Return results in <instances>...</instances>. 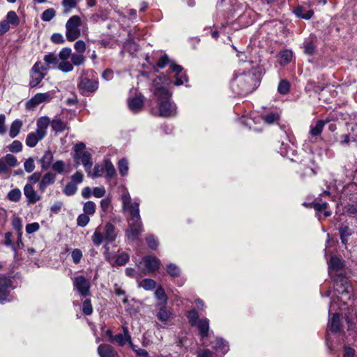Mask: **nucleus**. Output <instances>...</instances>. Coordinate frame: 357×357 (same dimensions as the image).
<instances>
[{
    "label": "nucleus",
    "instance_id": "1",
    "mask_svg": "<svg viewBox=\"0 0 357 357\" xmlns=\"http://www.w3.org/2000/svg\"><path fill=\"white\" fill-rule=\"evenodd\" d=\"M121 200L123 211L129 214L128 228L126 231V236L128 240L134 241L144 231L139 215V203L137 201L132 202L127 189L123 190Z\"/></svg>",
    "mask_w": 357,
    "mask_h": 357
},
{
    "label": "nucleus",
    "instance_id": "2",
    "mask_svg": "<svg viewBox=\"0 0 357 357\" xmlns=\"http://www.w3.org/2000/svg\"><path fill=\"white\" fill-rule=\"evenodd\" d=\"M171 83V80L166 76L158 77L153 81L154 94L158 98V114L160 116L169 117L176 115V105L171 102V93L167 89V86Z\"/></svg>",
    "mask_w": 357,
    "mask_h": 357
},
{
    "label": "nucleus",
    "instance_id": "3",
    "mask_svg": "<svg viewBox=\"0 0 357 357\" xmlns=\"http://www.w3.org/2000/svg\"><path fill=\"white\" fill-rule=\"evenodd\" d=\"M343 268L342 261L337 257H331L328 262V273L336 282L335 290L340 294L338 300L344 305H347V301L349 298L350 287L348 285L347 280L338 273Z\"/></svg>",
    "mask_w": 357,
    "mask_h": 357
},
{
    "label": "nucleus",
    "instance_id": "4",
    "mask_svg": "<svg viewBox=\"0 0 357 357\" xmlns=\"http://www.w3.org/2000/svg\"><path fill=\"white\" fill-rule=\"evenodd\" d=\"M231 87L236 93L245 95L252 92L257 86L255 75L250 72H236L231 80Z\"/></svg>",
    "mask_w": 357,
    "mask_h": 357
},
{
    "label": "nucleus",
    "instance_id": "5",
    "mask_svg": "<svg viewBox=\"0 0 357 357\" xmlns=\"http://www.w3.org/2000/svg\"><path fill=\"white\" fill-rule=\"evenodd\" d=\"M117 234L115 226L111 222H107L105 225H100L96 228L91 236V241L96 246H99L103 243H105V245H107L116 240Z\"/></svg>",
    "mask_w": 357,
    "mask_h": 357
},
{
    "label": "nucleus",
    "instance_id": "6",
    "mask_svg": "<svg viewBox=\"0 0 357 357\" xmlns=\"http://www.w3.org/2000/svg\"><path fill=\"white\" fill-rule=\"evenodd\" d=\"M50 123L48 116L40 117L36 122V130L28 134L26 138V144L29 147H34L40 141L47 135V130Z\"/></svg>",
    "mask_w": 357,
    "mask_h": 357
},
{
    "label": "nucleus",
    "instance_id": "7",
    "mask_svg": "<svg viewBox=\"0 0 357 357\" xmlns=\"http://www.w3.org/2000/svg\"><path fill=\"white\" fill-rule=\"evenodd\" d=\"M80 26L81 19L78 15H73L69 18L66 24V36L68 40L74 41L80 36Z\"/></svg>",
    "mask_w": 357,
    "mask_h": 357
},
{
    "label": "nucleus",
    "instance_id": "8",
    "mask_svg": "<svg viewBox=\"0 0 357 357\" xmlns=\"http://www.w3.org/2000/svg\"><path fill=\"white\" fill-rule=\"evenodd\" d=\"M47 70V66L43 65L41 61H37L35 63L30 70V87L34 88L37 86L45 77V72Z\"/></svg>",
    "mask_w": 357,
    "mask_h": 357
},
{
    "label": "nucleus",
    "instance_id": "9",
    "mask_svg": "<svg viewBox=\"0 0 357 357\" xmlns=\"http://www.w3.org/2000/svg\"><path fill=\"white\" fill-rule=\"evenodd\" d=\"M12 288L11 280L9 278L0 277V303L4 304L11 301L10 289Z\"/></svg>",
    "mask_w": 357,
    "mask_h": 357
},
{
    "label": "nucleus",
    "instance_id": "10",
    "mask_svg": "<svg viewBox=\"0 0 357 357\" xmlns=\"http://www.w3.org/2000/svg\"><path fill=\"white\" fill-rule=\"evenodd\" d=\"M73 286L82 296L89 295L91 284L89 280L83 275H78L74 278Z\"/></svg>",
    "mask_w": 357,
    "mask_h": 357
},
{
    "label": "nucleus",
    "instance_id": "11",
    "mask_svg": "<svg viewBox=\"0 0 357 357\" xmlns=\"http://www.w3.org/2000/svg\"><path fill=\"white\" fill-rule=\"evenodd\" d=\"M52 98V94L50 92L36 93L26 103V108L29 110H33L37 105L44 102H49Z\"/></svg>",
    "mask_w": 357,
    "mask_h": 357
},
{
    "label": "nucleus",
    "instance_id": "12",
    "mask_svg": "<svg viewBox=\"0 0 357 357\" xmlns=\"http://www.w3.org/2000/svg\"><path fill=\"white\" fill-rule=\"evenodd\" d=\"M98 83L93 81L87 77H81V80L78 85L79 89L83 94L86 93H92L98 89Z\"/></svg>",
    "mask_w": 357,
    "mask_h": 357
},
{
    "label": "nucleus",
    "instance_id": "13",
    "mask_svg": "<svg viewBox=\"0 0 357 357\" xmlns=\"http://www.w3.org/2000/svg\"><path fill=\"white\" fill-rule=\"evenodd\" d=\"M24 194L28 204H35L41 199L40 196L37 194L33 185L30 183H26L24 185Z\"/></svg>",
    "mask_w": 357,
    "mask_h": 357
},
{
    "label": "nucleus",
    "instance_id": "14",
    "mask_svg": "<svg viewBox=\"0 0 357 357\" xmlns=\"http://www.w3.org/2000/svg\"><path fill=\"white\" fill-rule=\"evenodd\" d=\"M74 158L75 160H80L84 167L85 171L88 175L91 174V169L92 167L91 155L90 153L85 151L84 153L75 154Z\"/></svg>",
    "mask_w": 357,
    "mask_h": 357
},
{
    "label": "nucleus",
    "instance_id": "15",
    "mask_svg": "<svg viewBox=\"0 0 357 357\" xmlns=\"http://www.w3.org/2000/svg\"><path fill=\"white\" fill-rule=\"evenodd\" d=\"M146 270L148 273L157 271L160 265V261L154 256H146L143 259Z\"/></svg>",
    "mask_w": 357,
    "mask_h": 357
},
{
    "label": "nucleus",
    "instance_id": "16",
    "mask_svg": "<svg viewBox=\"0 0 357 357\" xmlns=\"http://www.w3.org/2000/svg\"><path fill=\"white\" fill-rule=\"evenodd\" d=\"M98 353L100 357H119L117 351L107 344H100L98 347Z\"/></svg>",
    "mask_w": 357,
    "mask_h": 357
},
{
    "label": "nucleus",
    "instance_id": "17",
    "mask_svg": "<svg viewBox=\"0 0 357 357\" xmlns=\"http://www.w3.org/2000/svg\"><path fill=\"white\" fill-rule=\"evenodd\" d=\"M55 180L56 176L52 172L46 173L40 181L38 184L39 190L41 192H44L49 185H52L55 182Z\"/></svg>",
    "mask_w": 357,
    "mask_h": 357
},
{
    "label": "nucleus",
    "instance_id": "18",
    "mask_svg": "<svg viewBox=\"0 0 357 357\" xmlns=\"http://www.w3.org/2000/svg\"><path fill=\"white\" fill-rule=\"evenodd\" d=\"M53 153L50 150L46 151L39 162L43 169H48L52 165Z\"/></svg>",
    "mask_w": 357,
    "mask_h": 357
},
{
    "label": "nucleus",
    "instance_id": "19",
    "mask_svg": "<svg viewBox=\"0 0 357 357\" xmlns=\"http://www.w3.org/2000/svg\"><path fill=\"white\" fill-rule=\"evenodd\" d=\"M195 326H197L202 338H204L208 336L209 331V320L208 319H201Z\"/></svg>",
    "mask_w": 357,
    "mask_h": 357
},
{
    "label": "nucleus",
    "instance_id": "20",
    "mask_svg": "<svg viewBox=\"0 0 357 357\" xmlns=\"http://www.w3.org/2000/svg\"><path fill=\"white\" fill-rule=\"evenodd\" d=\"M172 312L166 308L165 305H160L157 312V318L162 323L166 324L172 317Z\"/></svg>",
    "mask_w": 357,
    "mask_h": 357
},
{
    "label": "nucleus",
    "instance_id": "21",
    "mask_svg": "<svg viewBox=\"0 0 357 357\" xmlns=\"http://www.w3.org/2000/svg\"><path fill=\"white\" fill-rule=\"evenodd\" d=\"M292 56H293V53L291 50H284L281 51L279 53L278 58L280 65V66L287 65L291 61Z\"/></svg>",
    "mask_w": 357,
    "mask_h": 357
},
{
    "label": "nucleus",
    "instance_id": "22",
    "mask_svg": "<svg viewBox=\"0 0 357 357\" xmlns=\"http://www.w3.org/2000/svg\"><path fill=\"white\" fill-rule=\"evenodd\" d=\"M329 330L333 333H337L340 330V319L338 313H334L328 322Z\"/></svg>",
    "mask_w": 357,
    "mask_h": 357
},
{
    "label": "nucleus",
    "instance_id": "23",
    "mask_svg": "<svg viewBox=\"0 0 357 357\" xmlns=\"http://www.w3.org/2000/svg\"><path fill=\"white\" fill-rule=\"evenodd\" d=\"M50 123L53 131L56 132H62L68 128L67 123L58 118L54 119Z\"/></svg>",
    "mask_w": 357,
    "mask_h": 357
},
{
    "label": "nucleus",
    "instance_id": "24",
    "mask_svg": "<svg viewBox=\"0 0 357 357\" xmlns=\"http://www.w3.org/2000/svg\"><path fill=\"white\" fill-rule=\"evenodd\" d=\"M143 106V100L141 97H135L128 101L129 109L133 112H139Z\"/></svg>",
    "mask_w": 357,
    "mask_h": 357
},
{
    "label": "nucleus",
    "instance_id": "25",
    "mask_svg": "<svg viewBox=\"0 0 357 357\" xmlns=\"http://www.w3.org/2000/svg\"><path fill=\"white\" fill-rule=\"evenodd\" d=\"M327 122L328 121H324L322 120L317 121L314 126L312 125L310 126V132H309L310 135L312 137H317V136L320 135L326 123H327Z\"/></svg>",
    "mask_w": 357,
    "mask_h": 357
},
{
    "label": "nucleus",
    "instance_id": "26",
    "mask_svg": "<svg viewBox=\"0 0 357 357\" xmlns=\"http://www.w3.org/2000/svg\"><path fill=\"white\" fill-rule=\"evenodd\" d=\"M213 347L219 352L225 354L229 350V346L226 341L222 338H216L213 342Z\"/></svg>",
    "mask_w": 357,
    "mask_h": 357
},
{
    "label": "nucleus",
    "instance_id": "27",
    "mask_svg": "<svg viewBox=\"0 0 357 357\" xmlns=\"http://www.w3.org/2000/svg\"><path fill=\"white\" fill-rule=\"evenodd\" d=\"M294 13L299 18L310 20L312 17L314 12L312 10H305L303 7L298 6L294 10Z\"/></svg>",
    "mask_w": 357,
    "mask_h": 357
},
{
    "label": "nucleus",
    "instance_id": "28",
    "mask_svg": "<svg viewBox=\"0 0 357 357\" xmlns=\"http://www.w3.org/2000/svg\"><path fill=\"white\" fill-rule=\"evenodd\" d=\"M23 123L20 119H16L10 125L9 130V136L11 138H15L20 133L22 127Z\"/></svg>",
    "mask_w": 357,
    "mask_h": 357
},
{
    "label": "nucleus",
    "instance_id": "29",
    "mask_svg": "<svg viewBox=\"0 0 357 357\" xmlns=\"http://www.w3.org/2000/svg\"><path fill=\"white\" fill-rule=\"evenodd\" d=\"M155 296L156 299L159 301L158 305H166L167 303V296L162 287H157V289L155 291Z\"/></svg>",
    "mask_w": 357,
    "mask_h": 357
},
{
    "label": "nucleus",
    "instance_id": "30",
    "mask_svg": "<svg viewBox=\"0 0 357 357\" xmlns=\"http://www.w3.org/2000/svg\"><path fill=\"white\" fill-rule=\"evenodd\" d=\"M339 233L341 238V241L343 244H346L347 238L351 235L352 231L347 225H342L339 228Z\"/></svg>",
    "mask_w": 357,
    "mask_h": 357
},
{
    "label": "nucleus",
    "instance_id": "31",
    "mask_svg": "<svg viewBox=\"0 0 357 357\" xmlns=\"http://www.w3.org/2000/svg\"><path fill=\"white\" fill-rule=\"evenodd\" d=\"M45 66H47L48 70L50 68V65L56 66L59 64V59L57 55L50 53L44 56Z\"/></svg>",
    "mask_w": 357,
    "mask_h": 357
},
{
    "label": "nucleus",
    "instance_id": "32",
    "mask_svg": "<svg viewBox=\"0 0 357 357\" xmlns=\"http://www.w3.org/2000/svg\"><path fill=\"white\" fill-rule=\"evenodd\" d=\"M104 171L106 172L107 178H111L116 175V169L112 162L108 160L104 162Z\"/></svg>",
    "mask_w": 357,
    "mask_h": 357
},
{
    "label": "nucleus",
    "instance_id": "33",
    "mask_svg": "<svg viewBox=\"0 0 357 357\" xmlns=\"http://www.w3.org/2000/svg\"><path fill=\"white\" fill-rule=\"evenodd\" d=\"M22 192L19 188H15L8 192L7 198L13 202H17L21 199Z\"/></svg>",
    "mask_w": 357,
    "mask_h": 357
},
{
    "label": "nucleus",
    "instance_id": "34",
    "mask_svg": "<svg viewBox=\"0 0 357 357\" xmlns=\"http://www.w3.org/2000/svg\"><path fill=\"white\" fill-rule=\"evenodd\" d=\"M114 340L120 346H124L127 342H129L130 346H132L130 335H125L123 334L119 333L115 335Z\"/></svg>",
    "mask_w": 357,
    "mask_h": 357
},
{
    "label": "nucleus",
    "instance_id": "35",
    "mask_svg": "<svg viewBox=\"0 0 357 357\" xmlns=\"http://www.w3.org/2000/svg\"><path fill=\"white\" fill-rule=\"evenodd\" d=\"M70 60V62L72 63L73 66H80L84 63L85 56H84V54H82L72 53Z\"/></svg>",
    "mask_w": 357,
    "mask_h": 357
},
{
    "label": "nucleus",
    "instance_id": "36",
    "mask_svg": "<svg viewBox=\"0 0 357 357\" xmlns=\"http://www.w3.org/2000/svg\"><path fill=\"white\" fill-rule=\"evenodd\" d=\"M79 0H62V6L64 7L63 13L67 14L70 12V10L75 8L77 2Z\"/></svg>",
    "mask_w": 357,
    "mask_h": 357
},
{
    "label": "nucleus",
    "instance_id": "37",
    "mask_svg": "<svg viewBox=\"0 0 357 357\" xmlns=\"http://www.w3.org/2000/svg\"><path fill=\"white\" fill-rule=\"evenodd\" d=\"M118 169L119 171V174L122 176H125L128 173V162L126 159L123 158L120 160L118 162Z\"/></svg>",
    "mask_w": 357,
    "mask_h": 357
},
{
    "label": "nucleus",
    "instance_id": "38",
    "mask_svg": "<svg viewBox=\"0 0 357 357\" xmlns=\"http://www.w3.org/2000/svg\"><path fill=\"white\" fill-rule=\"evenodd\" d=\"M167 272L171 277H178L181 274V270L178 266L174 264H169L167 266Z\"/></svg>",
    "mask_w": 357,
    "mask_h": 357
},
{
    "label": "nucleus",
    "instance_id": "39",
    "mask_svg": "<svg viewBox=\"0 0 357 357\" xmlns=\"http://www.w3.org/2000/svg\"><path fill=\"white\" fill-rule=\"evenodd\" d=\"M10 24L17 26L20 23V20L15 11H9L6 15V20Z\"/></svg>",
    "mask_w": 357,
    "mask_h": 357
},
{
    "label": "nucleus",
    "instance_id": "40",
    "mask_svg": "<svg viewBox=\"0 0 357 357\" xmlns=\"http://www.w3.org/2000/svg\"><path fill=\"white\" fill-rule=\"evenodd\" d=\"M53 171L58 174H62L66 169V164L62 160H56L51 165Z\"/></svg>",
    "mask_w": 357,
    "mask_h": 357
},
{
    "label": "nucleus",
    "instance_id": "41",
    "mask_svg": "<svg viewBox=\"0 0 357 357\" xmlns=\"http://www.w3.org/2000/svg\"><path fill=\"white\" fill-rule=\"evenodd\" d=\"M58 68L63 73H69L73 70V66L70 61H62L59 63Z\"/></svg>",
    "mask_w": 357,
    "mask_h": 357
},
{
    "label": "nucleus",
    "instance_id": "42",
    "mask_svg": "<svg viewBox=\"0 0 357 357\" xmlns=\"http://www.w3.org/2000/svg\"><path fill=\"white\" fill-rule=\"evenodd\" d=\"M83 211L88 215H93L96 212L95 203L91 201L86 202L84 205Z\"/></svg>",
    "mask_w": 357,
    "mask_h": 357
},
{
    "label": "nucleus",
    "instance_id": "43",
    "mask_svg": "<svg viewBox=\"0 0 357 357\" xmlns=\"http://www.w3.org/2000/svg\"><path fill=\"white\" fill-rule=\"evenodd\" d=\"M189 323L192 326H195L199 321V314L195 310H191L188 314Z\"/></svg>",
    "mask_w": 357,
    "mask_h": 357
},
{
    "label": "nucleus",
    "instance_id": "44",
    "mask_svg": "<svg viewBox=\"0 0 357 357\" xmlns=\"http://www.w3.org/2000/svg\"><path fill=\"white\" fill-rule=\"evenodd\" d=\"M55 15L56 11L54 8H48L43 13L41 19L44 22H50L54 17Z\"/></svg>",
    "mask_w": 357,
    "mask_h": 357
},
{
    "label": "nucleus",
    "instance_id": "45",
    "mask_svg": "<svg viewBox=\"0 0 357 357\" xmlns=\"http://www.w3.org/2000/svg\"><path fill=\"white\" fill-rule=\"evenodd\" d=\"M304 52L307 55H312L314 52L315 45L312 40H305L303 43Z\"/></svg>",
    "mask_w": 357,
    "mask_h": 357
},
{
    "label": "nucleus",
    "instance_id": "46",
    "mask_svg": "<svg viewBox=\"0 0 357 357\" xmlns=\"http://www.w3.org/2000/svg\"><path fill=\"white\" fill-rule=\"evenodd\" d=\"M103 172H104V166H102L99 164H96L94 166L93 172L91 171L90 175H88V176L90 177H92V178L100 177V176H102Z\"/></svg>",
    "mask_w": 357,
    "mask_h": 357
},
{
    "label": "nucleus",
    "instance_id": "47",
    "mask_svg": "<svg viewBox=\"0 0 357 357\" xmlns=\"http://www.w3.org/2000/svg\"><path fill=\"white\" fill-rule=\"evenodd\" d=\"M289 88L290 84L289 82L286 80H282L278 84V91L280 93L284 95L289 92Z\"/></svg>",
    "mask_w": 357,
    "mask_h": 357
},
{
    "label": "nucleus",
    "instance_id": "48",
    "mask_svg": "<svg viewBox=\"0 0 357 357\" xmlns=\"http://www.w3.org/2000/svg\"><path fill=\"white\" fill-rule=\"evenodd\" d=\"M129 259V256L125 253L122 252L118 255L116 259L114 261V266H123L127 263Z\"/></svg>",
    "mask_w": 357,
    "mask_h": 357
},
{
    "label": "nucleus",
    "instance_id": "49",
    "mask_svg": "<svg viewBox=\"0 0 357 357\" xmlns=\"http://www.w3.org/2000/svg\"><path fill=\"white\" fill-rule=\"evenodd\" d=\"M155 282L152 279H144L143 280L139 286L143 287L146 290H151L155 287Z\"/></svg>",
    "mask_w": 357,
    "mask_h": 357
},
{
    "label": "nucleus",
    "instance_id": "50",
    "mask_svg": "<svg viewBox=\"0 0 357 357\" xmlns=\"http://www.w3.org/2000/svg\"><path fill=\"white\" fill-rule=\"evenodd\" d=\"M279 119V115L277 113L271 112L266 115L262 116V119L268 124L273 123Z\"/></svg>",
    "mask_w": 357,
    "mask_h": 357
},
{
    "label": "nucleus",
    "instance_id": "51",
    "mask_svg": "<svg viewBox=\"0 0 357 357\" xmlns=\"http://www.w3.org/2000/svg\"><path fill=\"white\" fill-rule=\"evenodd\" d=\"M77 190V185L73 183H68L66 185L63 192L66 195L70 196L74 195Z\"/></svg>",
    "mask_w": 357,
    "mask_h": 357
},
{
    "label": "nucleus",
    "instance_id": "52",
    "mask_svg": "<svg viewBox=\"0 0 357 357\" xmlns=\"http://www.w3.org/2000/svg\"><path fill=\"white\" fill-rule=\"evenodd\" d=\"M72 50L70 47H64L59 53V57L62 61H66L71 57Z\"/></svg>",
    "mask_w": 357,
    "mask_h": 357
},
{
    "label": "nucleus",
    "instance_id": "53",
    "mask_svg": "<svg viewBox=\"0 0 357 357\" xmlns=\"http://www.w3.org/2000/svg\"><path fill=\"white\" fill-rule=\"evenodd\" d=\"M1 159L4 160L8 167H15L17 164V158L12 154H6V156Z\"/></svg>",
    "mask_w": 357,
    "mask_h": 357
},
{
    "label": "nucleus",
    "instance_id": "54",
    "mask_svg": "<svg viewBox=\"0 0 357 357\" xmlns=\"http://www.w3.org/2000/svg\"><path fill=\"white\" fill-rule=\"evenodd\" d=\"M89 221H90V218H89V215L84 213V214H81L78 216V218L77 219V224L79 227H84L88 225Z\"/></svg>",
    "mask_w": 357,
    "mask_h": 357
},
{
    "label": "nucleus",
    "instance_id": "55",
    "mask_svg": "<svg viewBox=\"0 0 357 357\" xmlns=\"http://www.w3.org/2000/svg\"><path fill=\"white\" fill-rule=\"evenodd\" d=\"M8 149L10 152H20L22 149V144L18 140H15L9 145Z\"/></svg>",
    "mask_w": 357,
    "mask_h": 357
},
{
    "label": "nucleus",
    "instance_id": "56",
    "mask_svg": "<svg viewBox=\"0 0 357 357\" xmlns=\"http://www.w3.org/2000/svg\"><path fill=\"white\" fill-rule=\"evenodd\" d=\"M74 48L77 53L83 54L86 48V43L84 41L79 40L75 43Z\"/></svg>",
    "mask_w": 357,
    "mask_h": 357
},
{
    "label": "nucleus",
    "instance_id": "57",
    "mask_svg": "<svg viewBox=\"0 0 357 357\" xmlns=\"http://www.w3.org/2000/svg\"><path fill=\"white\" fill-rule=\"evenodd\" d=\"M82 312L86 315H90L93 312V307L89 299H86L83 303Z\"/></svg>",
    "mask_w": 357,
    "mask_h": 357
},
{
    "label": "nucleus",
    "instance_id": "58",
    "mask_svg": "<svg viewBox=\"0 0 357 357\" xmlns=\"http://www.w3.org/2000/svg\"><path fill=\"white\" fill-rule=\"evenodd\" d=\"M71 257L73 262L77 264L82 257V252L79 249H74L71 252Z\"/></svg>",
    "mask_w": 357,
    "mask_h": 357
},
{
    "label": "nucleus",
    "instance_id": "59",
    "mask_svg": "<svg viewBox=\"0 0 357 357\" xmlns=\"http://www.w3.org/2000/svg\"><path fill=\"white\" fill-rule=\"evenodd\" d=\"M146 243L148 245V246L153 249V250H155L158 245V240L153 236V235H150L149 236H147V238H146Z\"/></svg>",
    "mask_w": 357,
    "mask_h": 357
},
{
    "label": "nucleus",
    "instance_id": "60",
    "mask_svg": "<svg viewBox=\"0 0 357 357\" xmlns=\"http://www.w3.org/2000/svg\"><path fill=\"white\" fill-rule=\"evenodd\" d=\"M24 170L26 172H28V173H30V172H33L34 170V169H35V165H34L33 159L32 158H29L24 162Z\"/></svg>",
    "mask_w": 357,
    "mask_h": 357
},
{
    "label": "nucleus",
    "instance_id": "61",
    "mask_svg": "<svg viewBox=\"0 0 357 357\" xmlns=\"http://www.w3.org/2000/svg\"><path fill=\"white\" fill-rule=\"evenodd\" d=\"M12 226L16 231H21L22 229V222L21 218L17 216H14L12 219Z\"/></svg>",
    "mask_w": 357,
    "mask_h": 357
},
{
    "label": "nucleus",
    "instance_id": "62",
    "mask_svg": "<svg viewBox=\"0 0 357 357\" xmlns=\"http://www.w3.org/2000/svg\"><path fill=\"white\" fill-rule=\"evenodd\" d=\"M12 233L11 232H6L5 234V241H4V243L6 246H10L13 249V250L16 252V247L13 245V243H12Z\"/></svg>",
    "mask_w": 357,
    "mask_h": 357
},
{
    "label": "nucleus",
    "instance_id": "63",
    "mask_svg": "<svg viewBox=\"0 0 357 357\" xmlns=\"http://www.w3.org/2000/svg\"><path fill=\"white\" fill-rule=\"evenodd\" d=\"M105 193L106 190L104 187H96L93 189V195L95 197H102L105 195Z\"/></svg>",
    "mask_w": 357,
    "mask_h": 357
},
{
    "label": "nucleus",
    "instance_id": "64",
    "mask_svg": "<svg viewBox=\"0 0 357 357\" xmlns=\"http://www.w3.org/2000/svg\"><path fill=\"white\" fill-rule=\"evenodd\" d=\"M40 228L39 224L38 222H33L30 224H27L26 226V231L28 234H33L37 231Z\"/></svg>",
    "mask_w": 357,
    "mask_h": 357
}]
</instances>
